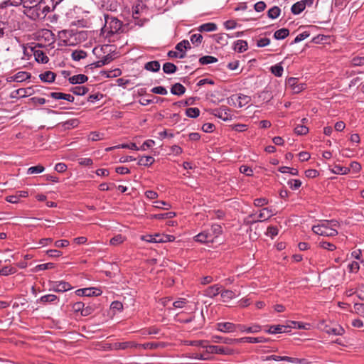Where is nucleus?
<instances>
[{"mask_svg":"<svg viewBox=\"0 0 364 364\" xmlns=\"http://www.w3.org/2000/svg\"><path fill=\"white\" fill-rule=\"evenodd\" d=\"M33 51L35 60L38 63H47L48 62L49 58L43 50L33 49Z\"/></svg>","mask_w":364,"mask_h":364,"instance_id":"18","label":"nucleus"},{"mask_svg":"<svg viewBox=\"0 0 364 364\" xmlns=\"http://www.w3.org/2000/svg\"><path fill=\"white\" fill-rule=\"evenodd\" d=\"M88 80L87 76L83 74H79L76 75H73L68 79V81L70 84H82L87 82Z\"/></svg>","mask_w":364,"mask_h":364,"instance_id":"20","label":"nucleus"},{"mask_svg":"<svg viewBox=\"0 0 364 364\" xmlns=\"http://www.w3.org/2000/svg\"><path fill=\"white\" fill-rule=\"evenodd\" d=\"M58 300V298L56 295L54 294H46L42 296L37 302H40L43 304H46L48 303H55Z\"/></svg>","mask_w":364,"mask_h":364,"instance_id":"23","label":"nucleus"},{"mask_svg":"<svg viewBox=\"0 0 364 364\" xmlns=\"http://www.w3.org/2000/svg\"><path fill=\"white\" fill-rule=\"evenodd\" d=\"M164 344L163 343H156V342H149L144 344H138V347H142L144 349H156L159 347H164Z\"/></svg>","mask_w":364,"mask_h":364,"instance_id":"35","label":"nucleus"},{"mask_svg":"<svg viewBox=\"0 0 364 364\" xmlns=\"http://www.w3.org/2000/svg\"><path fill=\"white\" fill-rule=\"evenodd\" d=\"M15 272L16 269L14 268L8 266L4 267L1 269H0V275L3 276L12 274H14Z\"/></svg>","mask_w":364,"mask_h":364,"instance_id":"59","label":"nucleus"},{"mask_svg":"<svg viewBox=\"0 0 364 364\" xmlns=\"http://www.w3.org/2000/svg\"><path fill=\"white\" fill-rule=\"evenodd\" d=\"M70 90L74 95H84L86 93H87L89 91L88 88L85 86L74 87H72Z\"/></svg>","mask_w":364,"mask_h":364,"instance_id":"40","label":"nucleus"},{"mask_svg":"<svg viewBox=\"0 0 364 364\" xmlns=\"http://www.w3.org/2000/svg\"><path fill=\"white\" fill-rule=\"evenodd\" d=\"M237 100L238 102V107H242L245 105H247L248 103L250 102L251 97L245 95H243V94H240L237 96Z\"/></svg>","mask_w":364,"mask_h":364,"instance_id":"34","label":"nucleus"},{"mask_svg":"<svg viewBox=\"0 0 364 364\" xmlns=\"http://www.w3.org/2000/svg\"><path fill=\"white\" fill-rule=\"evenodd\" d=\"M196 242L200 243L213 242L214 237L209 231H203L194 237Z\"/></svg>","mask_w":364,"mask_h":364,"instance_id":"10","label":"nucleus"},{"mask_svg":"<svg viewBox=\"0 0 364 364\" xmlns=\"http://www.w3.org/2000/svg\"><path fill=\"white\" fill-rule=\"evenodd\" d=\"M176 215L174 212H167L164 213H159L155 214L151 216V218H155L157 220H164V219H170L173 218Z\"/></svg>","mask_w":364,"mask_h":364,"instance_id":"39","label":"nucleus"},{"mask_svg":"<svg viewBox=\"0 0 364 364\" xmlns=\"http://www.w3.org/2000/svg\"><path fill=\"white\" fill-rule=\"evenodd\" d=\"M72 58L75 61H79L81 59L85 58L87 56V53L85 51L80 50H74L71 54Z\"/></svg>","mask_w":364,"mask_h":364,"instance_id":"43","label":"nucleus"},{"mask_svg":"<svg viewBox=\"0 0 364 364\" xmlns=\"http://www.w3.org/2000/svg\"><path fill=\"white\" fill-rule=\"evenodd\" d=\"M270 70L272 74H274L277 77H281L283 73V67L280 64H277L274 66H272Z\"/></svg>","mask_w":364,"mask_h":364,"instance_id":"49","label":"nucleus"},{"mask_svg":"<svg viewBox=\"0 0 364 364\" xmlns=\"http://www.w3.org/2000/svg\"><path fill=\"white\" fill-rule=\"evenodd\" d=\"M175 48L181 52V53H183L185 52V50L188 49H191V46L188 40H183L180 43H177Z\"/></svg>","mask_w":364,"mask_h":364,"instance_id":"30","label":"nucleus"},{"mask_svg":"<svg viewBox=\"0 0 364 364\" xmlns=\"http://www.w3.org/2000/svg\"><path fill=\"white\" fill-rule=\"evenodd\" d=\"M41 1L35 6L26 8L25 14L32 20L43 19V12H41Z\"/></svg>","mask_w":364,"mask_h":364,"instance_id":"4","label":"nucleus"},{"mask_svg":"<svg viewBox=\"0 0 364 364\" xmlns=\"http://www.w3.org/2000/svg\"><path fill=\"white\" fill-rule=\"evenodd\" d=\"M50 289L55 292H65L73 289L71 284L65 281L50 282Z\"/></svg>","mask_w":364,"mask_h":364,"instance_id":"6","label":"nucleus"},{"mask_svg":"<svg viewBox=\"0 0 364 364\" xmlns=\"http://www.w3.org/2000/svg\"><path fill=\"white\" fill-rule=\"evenodd\" d=\"M39 77L41 80L46 82H53L55 78V74L52 71H46L40 74Z\"/></svg>","mask_w":364,"mask_h":364,"instance_id":"24","label":"nucleus"},{"mask_svg":"<svg viewBox=\"0 0 364 364\" xmlns=\"http://www.w3.org/2000/svg\"><path fill=\"white\" fill-rule=\"evenodd\" d=\"M289 35V30L285 28L276 31L274 33V38L277 40H282Z\"/></svg>","mask_w":364,"mask_h":364,"instance_id":"28","label":"nucleus"},{"mask_svg":"<svg viewBox=\"0 0 364 364\" xmlns=\"http://www.w3.org/2000/svg\"><path fill=\"white\" fill-rule=\"evenodd\" d=\"M294 132L298 135H305L309 132V128L303 124L297 125L294 128Z\"/></svg>","mask_w":364,"mask_h":364,"instance_id":"53","label":"nucleus"},{"mask_svg":"<svg viewBox=\"0 0 364 364\" xmlns=\"http://www.w3.org/2000/svg\"><path fill=\"white\" fill-rule=\"evenodd\" d=\"M171 92L174 95L181 96L186 92V88L182 84L177 82L172 85Z\"/></svg>","mask_w":364,"mask_h":364,"instance_id":"22","label":"nucleus"},{"mask_svg":"<svg viewBox=\"0 0 364 364\" xmlns=\"http://www.w3.org/2000/svg\"><path fill=\"white\" fill-rule=\"evenodd\" d=\"M266 333L270 334L282 333L289 332L288 326L284 325H272L269 326L268 328L264 329Z\"/></svg>","mask_w":364,"mask_h":364,"instance_id":"13","label":"nucleus"},{"mask_svg":"<svg viewBox=\"0 0 364 364\" xmlns=\"http://www.w3.org/2000/svg\"><path fill=\"white\" fill-rule=\"evenodd\" d=\"M221 287L218 284L210 286L204 290L203 294L205 296L213 298L220 293Z\"/></svg>","mask_w":364,"mask_h":364,"instance_id":"16","label":"nucleus"},{"mask_svg":"<svg viewBox=\"0 0 364 364\" xmlns=\"http://www.w3.org/2000/svg\"><path fill=\"white\" fill-rule=\"evenodd\" d=\"M196 100V97H189L186 100H181L176 102L173 104V106H178L179 107H187L191 105H193Z\"/></svg>","mask_w":364,"mask_h":364,"instance_id":"38","label":"nucleus"},{"mask_svg":"<svg viewBox=\"0 0 364 364\" xmlns=\"http://www.w3.org/2000/svg\"><path fill=\"white\" fill-rule=\"evenodd\" d=\"M357 296L362 301H364V284H360L355 291Z\"/></svg>","mask_w":364,"mask_h":364,"instance_id":"64","label":"nucleus"},{"mask_svg":"<svg viewBox=\"0 0 364 364\" xmlns=\"http://www.w3.org/2000/svg\"><path fill=\"white\" fill-rule=\"evenodd\" d=\"M354 312L356 314H358L363 317H364V304L363 303H355L354 304Z\"/></svg>","mask_w":364,"mask_h":364,"instance_id":"55","label":"nucleus"},{"mask_svg":"<svg viewBox=\"0 0 364 364\" xmlns=\"http://www.w3.org/2000/svg\"><path fill=\"white\" fill-rule=\"evenodd\" d=\"M16 82H23L28 78H30L31 74L27 72L20 71L16 74Z\"/></svg>","mask_w":364,"mask_h":364,"instance_id":"52","label":"nucleus"},{"mask_svg":"<svg viewBox=\"0 0 364 364\" xmlns=\"http://www.w3.org/2000/svg\"><path fill=\"white\" fill-rule=\"evenodd\" d=\"M262 326L259 324H254L251 326L247 327L245 325L239 324L238 331L240 332H246L247 333H255L261 331Z\"/></svg>","mask_w":364,"mask_h":364,"instance_id":"15","label":"nucleus"},{"mask_svg":"<svg viewBox=\"0 0 364 364\" xmlns=\"http://www.w3.org/2000/svg\"><path fill=\"white\" fill-rule=\"evenodd\" d=\"M105 27L109 29L108 33L112 34L117 33L122 26V22L115 17H109L108 15L105 16Z\"/></svg>","mask_w":364,"mask_h":364,"instance_id":"2","label":"nucleus"},{"mask_svg":"<svg viewBox=\"0 0 364 364\" xmlns=\"http://www.w3.org/2000/svg\"><path fill=\"white\" fill-rule=\"evenodd\" d=\"M102 290L95 287L85 288L84 296H97L101 295Z\"/></svg>","mask_w":364,"mask_h":364,"instance_id":"27","label":"nucleus"},{"mask_svg":"<svg viewBox=\"0 0 364 364\" xmlns=\"http://www.w3.org/2000/svg\"><path fill=\"white\" fill-rule=\"evenodd\" d=\"M154 161L155 159L152 156H147L141 157L137 164L139 166H149L153 164Z\"/></svg>","mask_w":364,"mask_h":364,"instance_id":"33","label":"nucleus"},{"mask_svg":"<svg viewBox=\"0 0 364 364\" xmlns=\"http://www.w3.org/2000/svg\"><path fill=\"white\" fill-rule=\"evenodd\" d=\"M211 341L213 343H223L225 344H237L238 343V338H231L228 337H222L219 336H213Z\"/></svg>","mask_w":364,"mask_h":364,"instance_id":"14","label":"nucleus"},{"mask_svg":"<svg viewBox=\"0 0 364 364\" xmlns=\"http://www.w3.org/2000/svg\"><path fill=\"white\" fill-rule=\"evenodd\" d=\"M299 79L296 77H289L287 80V85L291 87L294 92L299 93L306 88V85L298 83Z\"/></svg>","mask_w":364,"mask_h":364,"instance_id":"9","label":"nucleus"},{"mask_svg":"<svg viewBox=\"0 0 364 364\" xmlns=\"http://www.w3.org/2000/svg\"><path fill=\"white\" fill-rule=\"evenodd\" d=\"M238 326L231 322H219L216 323V329L223 333H234L238 331Z\"/></svg>","mask_w":364,"mask_h":364,"instance_id":"7","label":"nucleus"},{"mask_svg":"<svg viewBox=\"0 0 364 364\" xmlns=\"http://www.w3.org/2000/svg\"><path fill=\"white\" fill-rule=\"evenodd\" d=\"M312 231L318 235L333 237L338 235V231L329 225L325 224V220H323L320 224L314 225Z\"/></svg>","mask_w":364,"mask_h":364,"instance_id":"1","label":"nucleus"},{"mask_svg":"<svg viewBox=\"0 0 364 364\" xmlns=\"http://www.w3.org/2000/svg\"><path fill=\"white\" fill-rule=\"evenodd\" d=\"M272 341L269 338H265L263 336L260 337H242L238 338V343L247 342L250 343H269Z\"/></svg>","mask_w":364,"mask_h":364,"instance_id":"11","label":"nucleus"},{"mask_svg":"<svg viewBox=\"0 0 364 364\" xmlns=\"http://www.w3.org/2000/svg\"><path fill=\"white\" fill-rule=\"evenodd\" d=\"M186 114L191 118H196L200 114V109L197 107H190L186 109Z\"/></svg>","mask_w":364,"mask_h":364,"instance_id":"45","label":"nucleus"},{"mask_svg":"<svg viewBox=\"0 0 364 364\" xmlns=\"http://www.w3.org/2000/svg\"><path fill=\"white\" fill-rule=\"evenodd\" d=\"M177 70V67L172 63H165L163 65V71L166 74H173Z\"/></svg>","mask_w":364,"mask_h":364,"instance_id":"36","label":"nucleus"},{"mask_svg":"<svg viewBox=\"0 0 364 364\" xmlns=\"http://www.w3.org/2000/svg\"><path fill=\"white\" fill-rule=\"evenodd\" d=\"M210 113L223 121H229L232 119L230 109L226 106H221L219 108L212 109Z\"/></svg>","mask_w":364,"mask_h":364,"instance_id":"5","label":"nucleus"},{"mask_svg":"<svg viewBox=\"0 0 364 364\" xmlns=\"http://www.w3.org/2000/svg\"><path fill=\"white\" fill-rule=\"evenodd\" d=\"M97 309L95 304L89 303L87 305L85 304L83 310L82 311V316H87L92 314Z\"/></svg>","mask_w":364,"mask_h":364,"instance_id":"29","label":"nucleus"},{"mask_svg":"<svg viewBox=\"0 0 364 364\" xmlns=\"http://www.w3.org/2000/svg\"><path fill=\"white\" fill-rule=\"evenodd\" d=\"M220 295H221V297L224 299V301H229L232 299H233L235 296V294L234 291H232V290H228V289H226V290H224V291H220Z\"/></svg>","mask_w":364,"mask_h":364,"instance_id":"48","label":"nucleus"},{"mask_svg":"<svg viewBox=\"0 0 364 364\" xmlns=\"http://www.w3.org/2000/svg\"><path fill=\"white\" fill-rule=\"evenodd\" d=\"M318 246L324 250H327L329 251H333L336 249V247L334 244L326 242V241L319 242Z\"/></svg>","mask_w":364,"mask_h":364,"instance_id":"50","label":"nucleus"},{"mask_svg":"<svg viewBox=\"0 0 364 364\" xmlns=\"http://www.w3.org/2000/svg\"><path fill=\"white\" fill-rule=\"evenodd\" d=\"M45 168L42 165H38L28 168L27 173L28 174L39 173L44 171Z\"/></svg>","mask_w":364,"mask_h":364,"instance_id":"56","label":"nucleus"},{"mask_svg":"<svg viewBox=\"0 0 364 364\" xmlns=\"http://www.w3.org/2000/svg\"><path fill=\"white\" fill-rule=\"evenodd\" d=\"M248 48V44L246 41L237 40L234 43L233 49L238 53H243Z\"/></svg>","mask_w":364,"mask_h":364,"instance_id":"21","label":"nucleus"},{"mask_svg":"<svg viewBox=\"0 0 364 364\" xmlns=\"http://www.w3.org/2000/svg\"><path fill=\"white\" fill-rule=\"evenodd\" d=\"M273 98L272 92L267 89L264 90L262 92L257 93L253 96L255 103H261L263 102H268Z\"/></svg>","mask_w":364,"mask_h":364,"instance_id":"8","label":"nucleus"},{"mask_svg":"<svg viewBox=\"0 0 364 364\" xmlns=\"http://www.w3.org/2000/svg\"><path fill=\"white\" fill-rule=\"evenodd\" d=\"M218 62V58L214 56L205 55L199 58L200 65H208Z\"/></svg>","mask_w":364,"mask_h":364,"instance_id":"41","label":"nucleus"},{"mask_svg":"<svg viewBox=\"0 0 364 364\" xmlns=\"http://www.w3.org/2000/svg\"><path fill=\"white\" fill-rule=\"evenodd\" d=\"M151 92L154 94H158V95H166L168 93L166 89L162 86L154 87L151 89Z\"/></svg>","mask_w":364,"mask_h":364,"instance_id":"63","label":"nucleus"},{"mask_svg":"<svg viewBox=\"0 0 364 364\" xmlns=\"http://www.w3.org/2000/svg\"><path fill=\"white\" fill-rule=\"evenodd\" d=\"M155 144V141L152 139H148L145 141L142 145L139 147V150L146 151L149 148H151Z\"/></svg>","mask_w":364,"mask_h":364,"instance_id":"61","label":"nucleus"},{"mask_svg":"<svg viewBox=\"0 0 364 364\" xmlns=\"http://www.w3.org/2000/svg\"><path fill=\"white\" fill-rule=\"evenodd\" d=\"M323 331L328 334L336 336H342L345 332V330L341 326H336V327L326 326Z\"/></svg>","mask_w":364,"mask_h":364,"instance_id":"19","label":"nucleus"},{"mask_svg":"<svg viewBox=\"0 0 364 364\" xmlns=\"http://www.w3.org/2000/svg\"><path fill=\"white\" fill-rule=\"evenodd\" d=\"M279 171L281 173H289L291 175L297 176L299 174V171L296 168H290L288 166H281L279 168Z\"/></svg>","mask_w":364,"mask_h":364,"instance_id":"51","label":"nucleus"},{"mask_svg":"<svg viewBox=\"0 0 364 364\" xmlns=\"http://www.w3.org/2000/svg\"><path fill=\"white\" fill-rule=\"evenodd\" d=\"M331 171L336 174H347L350 171V168L340 165H335Z\"/></svg>","mask_w":364,"mask_h":364,"instance_id":"44","label":"nucleus"},{"mask_svg":"<svg viewBox=\"0 0 364 364\" xmlns=\"http://www.w3.org/2000/svg\"><path fill=\"white\" fill-rule=\"evenodd\" d=\"M274 213H273L272 210L269 208H264L260 210V213L258 215V218L259 219L258 220H253L251 221V223H257V222H262L264 220H267L269 219L272 216H273Z\"/></svg>","mask_w":364,"mask_h":364,"instance_id":"12","label":"nucleus"},{"mask_svg":"<svg viewBox=\"0 0 364 364\" xmlns=\"http://www.w3.org/2000/svg\"><path fill=\"white\" fill-rule=\"evenodd\" d=\"M49 96L55 100H65L70 102H74L75 100L73 95L63 92H53L50 93Z\"/></svg>","mask_w":364,"mask_h":364,"instance_id":"17","label":"nucleus"},{"mask_svg":"<svg viewBox=\"0 0 364 364\" xmlns=\"http://www.w3.org/2000/svg\"><path fill=\"white\" fill-rule=\"evenodd\" d=\"M279 233V230L276 226H269L267 229L266 235L273 238L277 236Z\"/></svg>","mask_w":364,"mask_h":364,"instance_id":"57","label":"nucleus"},{"mask_svg":"<svg viewBox=\"0 0 364 364\" xmlns=\"http://www.w3.org/2000/svg\"><path fill=\"white\" fill-rule=\"evenodd\" d=\"M217 28V25L215 23L210 22L200 25L198 30L200 32H210L216 31Z\"/></svg>","mask_w":364,"mask_h":364,"instance_id":"26","label":"nucleus"},{"mask_svg":"<svg viewBox=\"0 0 364 364\" xmlns=\"http://www.w3.org/2000/svg\"><path fill=\"white\" fill-rule=\"evenodd\" d=\"M202 346L206 349V352L208 353L220 355H233L235 353V350L228 347L206 344Z\"/></svg>","mask_w":364,"mask_h":364,"instance_id":"3","label":"nucleus"},{"mask_svg":"<svg viewBox=\"0 0 364 364\" xmlns=\"http://www.w3.org/2000/svg\"><path fill=\"white\" fill-rule=\"evenodd\" d=\"M213 236L215 237H218L223 232L222 227L218 224H214L211 226L210 230H208Z\"/></svg>","mask_w":364,"mask_h":364,"instance_id":"47","label":"nucleus"},{"mask_svg":"<svg viewBox=\"0 0 364 364\" xmlns=\"http://www.w3.org/2000/svg\"><path fill=\"white\" fill-rule=\"evenodd\" d=\"M304 9L305 7H304L303 4L299 1L291 6V11L293 14L298 15L304 11Z\"/></svg>","mask_w":364,"mask_h":364,"instance_id":"37","label":"nucleus"},{"mask_svg":"<svg viewBox=\"0 0 364 364\" xmlns=\"http://www.w3.org/2000/svg\"><path fill=\"white\" fill-rule=\"evenodd\" d=\"M144 69L154 73L158 72L160 70V63L157 60L148 62L144 65Z\"/></svg>","mask_w":364,"mask_h":364,"instance_id":"25","label":"nucleus"},{"mask_svg":"<svg viewBox=\"0 0 364 364\" xmlns=\"http://www.w3.org/2000/svg\"><path fill=\"white\" fill-rule=\"evenodd\" d=\"M262 360L268 361V360H275V361H286L287 356H279L276 355H271L268 356H262L261 357Z\"/></svg>","mask_w":364,"mask_h":364,"instance_id":"46","label":"nucleus"},{"mask_svg":"<svg viewBox=\"0 0 364 364\" xmlns=\"http://www.w3.org/2000/svg\"><path fill=\"white\" fill-rule=\"evenodd\" d=\"M191 41L193 44H195L196 46H198L199 44L201 43L202 42V40H203V36L201 34H199V33H196V34H193L191 36Z\"/></svg>","mask_w":364,"mask_h":364,"instance_id":"60","label":"nucleus"},{"mask_svg":"<svg viewBox=\"0 0 364 364\" xmlns=\"http://www.w3.org/2000/svg\"><path fill=\"white\" fill-rule=\"evenodd\" d=\"M116 349H122L124 350L129 348H137L138 344L135 343L134 342H122V343H117L114 344Z\"/></svg>","mask_w":364,"mask_h":364,"instance_id":"32","label":"nucleus"},{"mask_svg":"<svg viewBox=\"0 0 364 364\" xmlns=\"http://www.w3.org/2000/svg\"><path fill=\"white\" fill-rule=\"evenodd\" d=\"M84 306L85 303L83 301H77L73 304L72 309L76 313L80 312V314L82 315V311L83 310Z\"/></svg>","mask_w":364,"mask_h":364,"instance_id":"58","label":"nucleus"},{"mask_svg":"<svg viewBox=\"0 0 364 364\" xmlns=\"http://www.w3.org/2000/svg\"><path fill=\"white\" fill-rule=\"evenodd\" d=\"M141 240L148 242L160 243V234L142 235Z\"/></svg>","mask_w":364,"mask_h":364,"instance_id":"31","label":"nucleus"},{"mask_svg":"<svg viewBox=\"0 0 364 364\" xmlns=\"http://www.w3.org/2000/svg\"><path fill=\"white\" fill-rule=\"evenodd\" d=\"M301 181L299 179H290L288 181L287 184L292 190H296L301 186Z\"/></svg>","mask_w":364,"mask_h":364,"instance_id":"54","label":"nucleus"},{"mask_svg":"<svg viewBox=\"0 0 364 364\" xmlns=\"http://www.w3.org/2000/svg\"><path fill=\"white\" fill-rule=\"evenodd\" d=\"M280 9L278 6H274L268 10L267 16L269 18L274 19L279 17V16L280 15Z\"/></svg>","mask_w":364,"mask_h":364,"instance_id":"42","label":"nucleus"},{"mask_svg":"<svg viewBox=\"0 0 364 364\" xmlns=\"http://www.w3.org/2000/svg\"><path fill=\"white\" fill-rule=\"evenodd\" d=\"M351 64L353 66H361L364 65V56H355L352 58Z\"/></svg>","mask_w":364,"mask_h":364,"instance_id":"62","label":"nucleus"}]
</instances>
